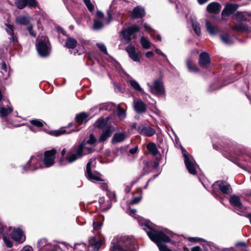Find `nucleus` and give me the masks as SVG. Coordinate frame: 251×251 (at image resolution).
<instances>
[{
  "instance_id": "f257e3e1",
  "label": "nucleus",
  "mask_w": 251,
  "mask_h": 251,
  "mask_svg": "<svg viewBox=\"0 0 251 251\" xmlns=\"http://www.w3.org/2000/svg\"><path fill=\"white\" fill-rule=\"evenodd\" d=\"M89 146L85 141H83L79 145L73 147L70 150L71 154L67 158V160L71 163L81 158L84 155L92 153L94 149Z\"/></svg>"
},
{
  "instance_id": "f03ea898",
  "label": "nucleus",
  "mask_w": 251,
  "mask_h": 251,
  "mask_svg": "<svg viewBox=\"0 0 251 251\" xmlns=\"http://www.w3.org/2000/svg\"><path fill=\"white\" fill-rule=\"evenodd\" d=\"M136 249L133 239L126 236H121L117 243H112L110 251H136Z\"/></svg>"
},
{
  "instance_id": "7ed1b4c3",
  "label": "nucleus",
  "mask_w": 251,
  "mask_h": 251,
  "mask_svg": "<svg viewBox=\"0 0 251 251\" xmlns=\"http://www.w3.org/2000/svg\"><path fill=\"white\" fill-rule=\"evenodd\" d=\"M140 30L139 27L137 25H133L123 29L120 33V39L126 44L129 43L132 39H136V33Z\"/></svg>"
},
{
  "instance_id": "20e7f679",
  "label": "nucleus",
  "mask_w": 251,
  "mask_h": 251,
  "mask_svg": "<svg viewBox=\"0 0 251 251\" xmlns=\"http://www.w3.org/2000/svg\"><path fill=\"white\" fill-rule=\"evenodd\" d=\"M151 93L158 97H164L165 96V89L162 80L155 79L151 84L147 83Z\"/></svg>"
},
{
  "instance_id": "39448f33",
  "label": "nucleus",
  "mask_w": 251,
  "mask_h": 251,
  "mask_svg": "<svg viewBox=\"0 0 251 251\" xmlns=\"http://www.w3.org/2000/svg\"><path fill=\"white\" fill-rule=\"evenodd\" d=\"M36 46L40 55L46 56L49 54L50 47L49 40L47 37L42 36L40 38H38Z\"/></svg>"
},
{
  "instance_id": "423d86ee",
  "label": "nucleus",
  "mask_w": 251,
  "mask_h": 251,
  "mask_svg": "<svg viewBox=\"0 0 251 251\" xmlns=\"http://www.w3.org/2000/svg\"><path fill=\"white\" fill-rule=\"evenodd\" d=\"M181 151L184 159V163L189 173L196 175L197 164L193 157L187 153L186 151L182 147Z\"/></svg>"
},
{
  "instance_id": "0eeeda50",
  "label": "nucleus",
  "mask_w": 251,
  "mask_h": 251,
  "mask_svg": "<svg viewBox=\"0 0 251 251\" xmlns=\"http://www.w3.org/2000/svg\"><path fill=\"white\" fill-rule=\"evenodd\" d=\"M85 176L89 180L94 183L104 181V179L102 177L100 173L92 170L91 168V160L89 161L87 164Z\"/></svg>"
},
{
  "instance_id": "6e6552de",
  "label": "nucleus",
  "mask_w": 251,
  "mask_h": 251,
  "mask_svg": "<svg viewBox=\"0 0 251 251\" xmlns=\"http://www.w3.org/2000/svg\"><path fill=\"white\" fill-rule=\"evenodd\" d=\"M56 152L57 151L55 149L47 151L45 152L44 158L43 160L44 167H50L53 164Z\"/></svg>"
},
{
  "instance_id": "1a4fd4ad",
  "label": "nucleus",
  "mask_w": 251,
  "mask_h": 251,
  "mask_svg": "<svg viewBox=\"0 0 251 251\" xmlns=\"http://www.w3.org/2000/svg\"><path fill=\"white\" fill-rule=\"evenodd\" d=\"M42 156L40 154L32 156L29 161L27 162L29 170H35L38 168H44L43 163H41Z\"/></svg>"
},
{
  "instance_id": "9d476101",
  "label": "nucleus",
  "mask_w": 251,
  "mask_h": 251,
  "mask_svg": "<svg viewBox=\"0 0 251 251\" xmlns=\"http://www.w3.org/2000/svg\"><path fill=\"white\" fill-rule=\"evenodd\" d=\"M62 244L66 248L68 251H69L70 250L73 251H88L87 246L83 243L76 244L74 247L65 242H63Z\"/></svg>"
},
{
  "instance_id": "9b49d317",
  "label": "nucleus",
  "mask_w": 251,
  "mask_h": 251,
  "mask_svg": "<svg viewBox=\"0 0 251 251\" xmlns=\"http://www.w3.org/2000/svg\"><path fill=\"white\" fill-rule=\"evenodd\" d=\"M140 134L146 136H152L155 134V130L151 126L142 124L138 127Z\"/></svg>"
},
{
  "instance_id": "f8f14e48",
  "label": "nucleus",
  "mask_w": 251,
  "mask_h": 251,
  "mask_svg": "<svg viewBox=\"0 0 251 251\" xmlns=\"http://www.w3.org/2000/svg\"><path fill=\"white\" fill-rule=\"evenodd\" d=\"M11 236L16 242H23L25 239L22 230L20 228L13 229L11 233Z\"/></svg>"
},
{
  "instance_id": "ddd939ff",
  "label": "nucleus",
  "mask_w": 251,
  "mask_h": 251,
  "mask_svg": "<svg viewBox=\"0 0 251 251\" xmlns=\"http://www.w3.org/2000/svg\"><path fill=\"white\" fill-rule=\"evenodd\" d=\"M199 64L203 68H207L210 63L209 54L203 52L199 56Z\"/></svg>"
},
{
  "instance_id": "4468645a",
  "label": "nucleus",
  "mask_w": 251,
  "mask_h": 251,
  "mask_svg": "<svg viewBox=\"0 0 251 251\" xmlns=\"http://www.w3.org/2000/svg\"><path fill=\"white\" fill-rule=\"evenodd\" d=\"M133 108L134 110L138 114L144 113L147 110L146 104L140 100H134Z\"/></svg>"
},
{
  "instance_id": "2eb2a0df",
  "label": "nucleus",
  "mask_w": 251,
  "mask_h": 251,
  "mask_svg": "<svg viewBox=\"0 0 251 251\" xmlns=\"http://www.w3.org/2000/svg\"><path fill=\"white\" fill-rule=\"evenodd\" d=\"M236 4L228 3L227 4L222 12V16L223 19L232 14L238 8Z\"/></svg>"
},
{
  "instance_id": "dca6fc26",
  "label": "nucleus",
  "mask_w": 251,
  "mask_h": 251,
  "mask_svg": "<svg viewBox=\"0 0 251 251\" xmlns=\"http://www.w3.org/2000/svg\"><path fill=\"white\" fill-rule=\"evenodd\" d=\"M214 185L218 186L219 189L224 194H228L231 191L230 185L223 181H217Z\"/></svg>"
},
{
  "instance_id": "f3484780",
  "label": "nucleus",
  "mask_w": 251,
  "mask_h": 251,
  "mask_svg": "<svg viewBox=\"0 0 251 251\" xmlns=\"http://www.w3.org/2000/svg\"><path fill=\"white\" fill-rule=\"evenodd\" d=\"M114 130L115 128L114 126H108L100 135L99 141H105L111 135L112 133Z\"/></svg>"
},
{
  "instance_id": "a211bd4d",
  "label": "nucleus",
  "mask_w": 251,
  "mask_h": 251,
  "mask_svg": "<svg viewBox=\"0 0 251 251\" xmlns=\"http://www.w3.org/2000/svg\"><path fill=\"white\" fill-rule=\"evenodd\" d=\"M127 137L126 131L115 133L112 139L113 144H116L123 142Z\"/></svg>"
},
{
  "instance_id": "6ab92c4d",
  "label": "nucleus",
  "mask_w": 251,
  "mask_h": 251,
  "mask_svg": "<svg viewBox=\"0 0 251 251\" xmlns=\"http://www.w3.org/2000/svg\"><path fill=\"white\" fill-rule=\"evenodd\" d=\"M205 26L206 30L211 36L215 35L220 32V29L218 26L212 25L208 21H206Z\"/></svg>"
},
{
  "instance_id": "aec40b11",
  "label": "nucleus",
  "mask_w": 251,
  "mask_h": 251,
  "mask_svg": "<svg viewBox=\"0 0 251 251\" xmlns=\"http://www.w3.org/2000/svg\"><path fill=\"white\" fill-rule=\"evenodd\" d=\"M89 242L93 251H98L102 244V242L100 240H98L95 236L91 237Z\"/></svg>"
},
{
  "instance_id": "412c9836",
  "label": "nucleus",
  "mask_w": 251,
  "mask_h": 251,
  "mask_svg": "<svg viewBox=\"0 0 251 251\" xmlns=\"http://www.w3.org/2000/svg\"><path fill=\"white\" fill-rule=\"evenodd\" d=\"M221 9V5L217 2L209 3L206 7V10L210 13H217L220 12Z\"/></svg>"
},
{
  "instance_id": "4be33fe9",
  "label": "nucleus",
  "mask_w": 251,
  "mask_h": 251,
  "mask_svg": "<svg viewBox=\"0 0 251 251\" xmlns=\"http://www.w3.org/2000/svg\"><path fill=\"white\" fill-rule=\"evenodd\" d=\"M229 203L231 205L234 207L241 209L242 207V204L240 200V198L237 195H232L229 199Z\"/></svg>"
},
{
  "instance_id": "5701e85b",
  "label": "nucleus",
  "mask_w": 251,
  "mask_h": 251,
  "mask_svg": "<svg viewBox=\"0 0 251 251\" xmlns=\"http://www.w3.org/2000/svg\"><path fill=\"white\" fill-rule=\"evenodd\" d=\"M222 41L226 45H231L234 41L235 37L227 33H224L220 35Z\"/></svg>"
},
{
  "instance_id": "b1692460",
  "label": "nucleus",
  "mask_w": 251,
  "mask_h": 251,
  "mask_svg": "<svg viewBox=\"0 0 251 251\" xmlns=\"http://www.w3.org/2000/svg\"><path fill=\"white\" fill-rule=\"evenodd\" d=\"M50 244L48 242L46 239H42L38 242V248L42 251H49L50 249Z\"/></svg>"
},
{
  "instance_id": "393cba45",
  "label": "nucleus",
  "mask_w": 251,
  "mask_h": 251,
  "mask_svg": "<svg viewBox=\"0 0 251 251\" xmlns=\"http://www.w3.org/2000/svg\"><path fill=\"white\" fill-rule=\"evenodd\" d=\"M132 15L134 19L142 18L145 15V11L142 7L137 6L133 10Z\"/></svg>"
},
{
  "instance_id": "a878e982",
  "label": "nucleus",
  "mask_w": 251,
  "mask_h": 251,
  "mask_svg": "<svg viewBox=\"0 0 251 251\" xmlns=\"http://www.w3.org/2000/svg\"><path fill=\"white\" fill-rule=\"evenodd\" d=\"M30 17L27 15H20L15 20L16 23L19 25H26L30 22Z\"/></svg>"
},
{
  "instance_id": "bb28decb",
  "label": "nucleus",
  "mask_w": 251,
  "mask_h": 251,
  "mask_svg": "<svg viewBox=\"0 0 251 251\" xmlns=\"http://www.w3.org/2000/svg\"><path fill=\"white\" fill-rule=\"evenodd\" d=\"M5 25L6 26V32L9 35L11 36V39L13 43L15 44L18 43V40L14 36V28L13 25L8 24H5Z\"/></svg>"
},
{
  "instance_id": "cd10ccee",
  "label": "nucleus",
  "mask_w": 251,
  "mask_h": 251,
  "mask_svg": "<svg viewBox=\"0 0 251 251\" xmlns=\"http://www.w3.org/2000/svg\"><path fill=\"white\" fill-rule=\"evenodd\" d=\"M186 65L189 72L191 73H197L199 70L196 64L193 63L191 59H187L186 61Z\"/></svg>"
},
{
  "instance_id": "c85d7f7f",
  "label": "nucleus",
  "mask_w": 251,
  "mask_h": 251,
  "mask_svg": "<svg viewBox=\"0 0 251 251\" xmlns=\"http://www.w3.org/2000/svg\"><path fill=\"white\" fill-rule=\"evenodd\" d=\"M13 111V109L11 107L5 108L3 104H0V116L2 118L7 116L10 114Z\"/></svg>"
},
{
  "instance_id": "c756f323",
  "label": "nucleus",
  "mask_w": 251,
  "mask_h": 251,
  "mask_svg": "<svg viewBox=\"0 0 251 251\" xmlns=\"http://www.w3.org/2000/svg\"><path fill=\"white\" fill-rule=\"evenodd\" d=\"M128 82L130 84L131 87L136 91L140 92L142 93H144V91L140 86L137 81L133 79H129Z\"/></svg>"
},
{
  "instance_id": "7c9ffc66",
  "label": "nucleus",
  "mask_w": 251,
  "mask_h": 251,
  "mask_svg": "<svg viewBox=\"0 0 251 251\" xmlns=\"http://www.w3.org/2000/svg\"><path fill=\"white\" fill-rule=\"evenodd\" d=\"M77 44L75 39L71 37H68L65 40V46L69 49H74Z\"/></svg>"
},
{
  "instance_id": "2f4dec72",
  "label": "nucleus",
  "mask_w": 251,
  "mask_h": 251,
  "mask_svg": "<svg viewBox=\"0 0 251 251\" xmlns=\"http://www.w3.org/2000/svg\"><path fill=\"white\" fill-rule=\"evenodd\" d=\"M147 148L149 151L153 156L156 155L158 152L156 146L154 143H150L148 144L147 146Z\"/></svg>"
},
{
  "instance_id": "473e14b6",
  "label": "nucleus",
  "mask_w": 251,
  "mask_h": 251,
  "mask_svg": "<svg viewBox=\"0 0 251 251\" xmlns=\"http://www.w3.org/2000/svg\"><path fill=\"white\" fill-rule=\"evenodd\" d=\"M88 115L85 113H81L77 115L75 117V122L79 125H81L86 120Z\"/></svg>"
},
{
  "instance_id": "72a5a7b5",
  "label": "nucleus",
  "mask_w": 251,
  "mask_h": 251,
  "mask_svg": "<svg viewBox=\"0 0 251 251\" xmlns=\"http://www.w3.org/2000/svg\"><path fill=\"white\" fill-rule=\"evenodd\" d=\"M191 22L194 31L198 36H200L201 34V30L199 23L194 20H192Z\"/></svg>"
},
{
  "instance_id": "f704fd0d",
  "label": "nucleus",
  "mask_w": 251,
  "mask_h": 251,
  "mask_svg": "<svg viewBox=\"0 0 251 251\" xmlns=\"http://www.w3.org/2000/svg\"><path fill=\"white\" fill-rule=\"evenodd\" d=\"M108 121L109 118L108 117L105 119H100L96 122V125L100 128H103L107 125Z\"/></svg>"
},
{
  "instance_id": "c9c22d12",
  "label": "nucleus",
  "mask_w": 251,
  "mask_h": 251,
  "mask_svg": "<svg viewBox=\"0 0 251 251\" xmlns=\"http://www.w3.org/2000/svg\"><path fill=\"white\" fill-rule=\"evenodd\" d=\"M141 44L142 47L145 49L150 48L151 43L147 37L142 36L141 38Z\"/></svg>"
},
{
  "instance_id": "e433bc0d",
  "label": "nucleus",
  "mask_w": 251,
  "mask_h": 251,
  "mask_svg": "<svg viewBox=\"0 0 251 251\" xmlns=\"http://www.w3.org/2000/svg\"><path fill=\"white\" fill-rule=\"evenodd\" d=\"M66 152V149H63L61 151V155L62 157L60 158L59 160V163L61 165H65L66 164L67 162L69 163L68 161L67 160V158L71 154L70 152H69V155L66 158L64 157V155H65Z\"/></svg>"
},
{
  "instance_id": "4c0bfd02",
  "label": "nucleus",
  "mask_w": 251,
  "mask_h": 251,
  "mask_svg": "<svg viewBox=\"0 0 251 251\" xmlns=\"http://www.w3.org/2000/svg\"><path fill=\"white\" fill-rule=\"evenodd\" d=\"M233 18L238 22L245 21L247 20V18L244 15L243 13L240 12L236 13L233 16Z\"/></svg>"
},
{
  "instance_id": "58836bf2",
  "label": "nucleus",
  "mask_w": 251,
  "mask_h": 251,
  "mask_svg": "<svg viewBox=\"0 0 251 251\" xmlns=\"http://www.w3.org/2000/svg\"><path fill=\"white\" fill-rule=\"evenodd\" d=\"M234 29L240 31H247L249 30V27L244 24H239L234 26Z\"/></svg>"
},
{
  "instance_id": "ea45409f",
  "label": "nucleus",
  "mask_w": 251,
  "mask_h": 251,
  "mask_svg": "<svg viewBox=\"0 0 251 251\" xmlns=\"http://www.w3.org/2000/svg\"><path fill=\"white\" fill-rule=\"evenodd\" d=\"M84 141H85L87 144H88L90 146H95V145L97 142V139L95 137L94 135L93 134H91L90 135L89 138L88 140H84Z\"/></svg>"
},
{
  "instance_id": "a19ab883",
  "label": "nucleus",
  "mask_w": 251,
  "mask_h": 251,
  "mask_svg": "<svg viewBox=\"0 0 251 251\" xmlns=\"http://www.w3.org/2000/svg\"><path fill=\"white\" fill-rule=\"evenodd\" d=\"M141 54V53L140 51L136 52V51H135L134 52H133L129 56L133 61L135 62H139Z\"/></svg>"
},
{
  "instance_id": "79ce46f5",
  "label": "nucleus",
  "mask_w": 251,
  "mask_h": 251,
  "mask_svg": "<svg viewBox=\"0 0 251 251\" xmlns=\"http://www.w3.org/2000/svg\"><path fill=\"white\" fill-rule=\"evenodd\" d=\"M141 54V53L140 51L136 52V51H135L134 52H133L129 56L133 61L135 62H139Z\"/></svg>"
},
{
  "instance_id": "37998d69",
  "label": "nucleus",
  "mask_w": 251,
  "mask_h": 251,
  "mask_svg": "<svg viewBox=\"0 0 251 251\" xmlns=\"http://www.w3.org/2000/svg\"><path fill=\"white\" fill-rule=\"evenodd\" d=\"M15 3L16 6L21 9L26 6V0H15Z\"/></svg>"
},
{
  "instance_id": "c03bdc74",
  "label": "nucleus",
  "mask_w": 251,
  "mask_h": 251,
  "mask_svg": "<svg viewBox=\"0 0 251 251\" xmlns=\"http://www.w3.org/2000/svg\"><path fill=\"white\" fill-rule=\"evenodd\" d=\"M31 124H32L33 126H35L37 127H41L44 126L45 123L39 120L35 119L32 120L30 121Z\"/></svg>"
},
{
  "instance_id": "a18cd8bd",
  "label": "nucleus",
  "mask_w": 251,
  "mask_h": 251,
  "mask_svg": "<svg viewBox=\"0 0 251 251\" xmlns=\"http://www.w3.org/2000/svg\"><path fill=\"white\" fill-rule=\"evenodd\" d=\"M66 132V130L64 128H61L59 129L51 131L52 135L55 136H58Z\"/></svg>"
},
{
  "instance_id": "49530a36",
  "label": "nucleus",
  "mask_w": 251,
  "mask_h": 251,
  "mask_svg": "<svg viewBox=\"0 0 251 251\" xmlns=\"http://www.w3.org/2000/svg\"><path fill=\"white\" fill-rule=\"evenodd\" d=\"M103 23L99 20H95L94 21V24L93 28L95 29H99L101 28L103 26Z\"/></svg>"
},
{
  "instance_id": "de8ad7c7",
  "label": "nucleus",
  "mask_w": 251,
  "mask_h": 251,
  "mask_svg": "<svg viewBox=\"0 0 251 251\" xmlns=\"http://www.w3.org/2000/svg\"><path fill=\"white\" fill-rule=\"evenodd\" d=\"M117 114L118 116L121 117L122 118H125L126 117V111L123 108L119 106L117 107Z\"/></svg>"
},
{
  "instance_id": "09e8293b",
  "label": "nucleus",
  "mask_w": 251,
  "mask_h": 251,
  "mask_svg": "<svg viewBox=\"0 0 251 251\" xmlns=\"http://www.w3.org/2000/svg\"><path fill=\"white\" fill-rule=\"evenodd\" d=\"M96 45L103 53L105 54H108L107 49L103 43H98L96 44Z\"/></svg>"
},
{
  "instance_id": "8fccbe9b",
  "label": "nucleus",
  "mask_w": 251,
  "mask_h": 251,
  "mask_svg": "<svg viewBox=\"0 0 251 251\" xmlns=\"http://www.w3.org/2000/svg\"><path fill=\"white\" fill-rule=\"evenodd\" d=\"M84 3L90 11H93L94 9L93 5L91 2V0H83Z\"/></svg>"
},
{
  "instance_id": "3c124183",
  "label": "nucleus",
  "mask_w": 251,
  "mask_h": 251,
  "mask_svg": "<svg viewBox=\"0 0 251 251\" xmlns=\"http://www.w3.org/2000/svg\"><path fill=\"white\" fill-rule=\"evenodd\" d=\"M126 50L127 52L128 55H130L135 51V48L133 45L130 44L126 47Z\"/></svg>"
},
{
  "instance_id": "603ef678",
  "label": "nucleus",
  "mask_w": 251,
  "mask_h": 251,
  "mask_svg": "<svg viewBox=\"0 0 251 251\" xmlns=\"http://www.w3.org/2000/svg\"><path fill=\"white\" fill-rule=\"evenodd\" d=\"M93 228L94 230L98 231L100 229L102 226V224L101 222L94 221L93 222Z\"/></svg>"
},
{
  "instance_id": "864d4df0",
  "label": "nucleus",
  "mask_w": 251,
  "mask_h": 251,
  "mask_svg": "<svg viewBox=\"0 0 251 251\" xmlns=\"http://www.w3.org/2000/svg\"><path fill=\"white\" fill-rule=\"evenodd\" d=\"M26 4L29 7H35L37 5L36 0H26Z\"/></svg>"
},
{
  "instance_id": "5fc2aeb1",
  "label": "nucleus",
  "mask_w": 251,
  "mask_h": 251,
  "mask_svg": "<svg viewBox=\"0 0 251 251\" xmlns=\"http://www.w3.org/2000/svg\"><path fill=\"white\" fill-rule=\"evenodd\" d=\"M3 240L7 247L11 248L12 247V242L4 235L3 236Z\"/></svg>"
},
{
  "instance_id": "6e6d98bb",
  "label": "nucleus",
  "mask_w": 251,
  "mask_h": 251,
  "mask_svg": "<svg viewBox=\"0 0 251 251\" xmlns=\"http://www.w3.org/2000/svg\"><path fill=\"white\" fill-rule=\"evenodd\" d=\"M0 68L3 70V71H1V73L3 74H4L5 73H7V66H6V63L4 62H2L0 64Z\"/></svg>"
},
{
  "instance_id": "4d7b16f0",
  "label": "nucleus",
  "mask_w": 251,
  "mask_h": 251,
  "mask_svg": "<svg viewBox=\"0 0 251 251\" xmlns=\"http://www.w3.org/2000/svg\"><path fill=\"white\" fill-rule=\"evenodd\" d=\"M50 250L51 251H57L59 249L62 250V247L58 245H53V246L50 245Z\"/></svg>"
},
{
  "instance_id": "13d9d810",
  "label": "nucleus",
  "mask_w": 251,
  "mask_h": 251,
  "mask_svg": "<svg viewBox=\"0 0 251 251\" xmlns=\"http://www.w3.org/2000/svg\"><path fill=\"white\" fill-rule=\"evenodd\" d=\"M144 27L147 31L149 32L151 36L153 37V34L151 33V32L152 31L151 28L147 24H144Z\"/></svg>"
},
{
  "instance_id": "bf43d9fd",
  "label": "nucleus",
  "mask_w": 251,
  "mask_h": 251,
  "mask_svg": "<svg viewBox=\"0 0 251 251\" xmlns=\"http://www.w3.org/2000/svg\"><path fill=\"white\" fill-rule=\"evenodd\" d=\"M141 200V197H136L133 199L130 202V204L133 205L138 203Z\"/></svg>"
},
{
  "instance_id": "052dcab7",
  "label": "nucleus",
  "mask_w": 251,
  "mask_h": 251,
  "mask_svg": "<svg viewBox=\"0 0 251 251\" xmlns=\"http://www.w3.org/2000/svg\"><path fill=\"white\" fill-rule=\"evenodd\" d=\"M27 30L29 31L30 34L32 36H33V37H35L36 36V34L33 31V26L32 25H30V26H29L28 27Z\"/></svg>"
},
{
  "instance_id": "680f3d73",
  "label": "nucleus",
  "mask_w": 251,
  "mask_h": 251,
  "mask_svg": "<svg viewBox=\"0 0 251 251\" xmlns=\"http://www.w3.org/2000/svg\"><path fill=\"white\" fill-rule=\"evenodd\" d=\"M138 151V147L136 146L133 148L130 149L129 152L130 154H134L136 153Z\"/></svg>"
},
{
  "instance_id": "e2e57ef3",
  "label": "nucleus",
  "mask_w": 251,
  "mask_h": 251,
  "mask_svg": "<svg viewBox=\"0 0 251 251\" xmlns=\"http://www.w3.org/2000/svg\"><path fill=\"white\" fill-rule=\"evenodd\" d=\"M96 15L97 18L100 19H103L104 18L103 13L100 11H97Z\"/></svg>"
},
{
  "instance_id": "0e129e2a",
  "label": "nucleus",
  "mask_w": 251,
  "mask_h": 251,
  "mask_svg": "<svg viewBox=\"0 0 251 251\" xmlns=\"http://www.w3.org/2000/svg\"><path fill=\"white\" fill-rule=\"evenodd\" d=\"M236 246L237 247H238V246H242V247H247V244L244 242H238L236 244Z\"/></svg>"
},
{
  "instance_id": "69168bd1",
  "label": "nucleus",
  "mask_w": 251,
  "mask_h": 251,
  "mask_svg": "<svg viewBox=\"0 0 251 251\" xmlns=\"http://www.w3.org/2000/svg\"><path fill=\"white\" fill-rule=\"evenodd\" d=\"M155 52L159 55H162L163 57L167 58L166 55L162 52V51L159 49H156Z\"/></svg>"
},
{
  "instance_id": "338daca9",
  "label": "nucleus",
  "mask_w": 251,
  "mask_h": 251,
  "mask_svg": "<svg viewBox=\"0 0 251 251\" xmlns=\"http://www.w3.org/2000/svg\"><path fill=\"white\" fill-rule=\"evenodd\" d=\"M154 54L153 53V52L152 51H148L146 53V57L147 58H151V57H152L153 56Z\"/></svg>"
},
{
  "instance_id": "774afa93",
  "label": "nucleus",
  "mask_w": 251,
  "mask_h": 251,
  "mask_svg": "<svg viewBox=\"0 0 251 251\" xmlns=\"http://www.w3.org/2000/svg\"><path fill=\"white\" fill-rule=\"evenodd\" d=\"M191 251H201V249L199 246H196L191 249Z\"/></svg>"
}]
</instances>
